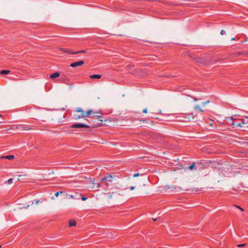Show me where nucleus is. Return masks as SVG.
Returning a JSON list of instances; mask_svg holds the SVG:
<instances>
[{
  "label": "nucleus",
  "mask_w": 248,
  "mask_h": 248,
  "mask_svg": "<svg viewBox=\"0 0 248 248\" xmlns=\"http://www.w3.org/2000/svg\"><path fill=\"white\" fill-rule=\"evenodd\" d=\"M92 112L91 114H88V116H90V117L93 118V119H95L97 121V122L96 124H93V127H98L100 124H101L103 120H102V114L99 112H97L96 111L93 110L91 109H90Z\"/></svg>",
  "instance_id": "obj_1"
},
{
  "label": "nucleus",
  "mask_w": 248,
  "mask_h": 248,
  "mask_svg": "<svg viewBox=\"0 0 248 248\" xmlns=\"http://www.w3.org/2000/svg\"><path fill=\"white\" fill-rule=\"evenodd\" d=\"M75 111L77 112L81 113L80 115L78 114H74L73 116L74 118L78 120L80 118H85L86 117L88 116V114H91V111L90 110H88L86 112H84L81 108H77L75 109Z\"/></svg>",
  "instance_id": "obj_2"
},
{
  "label": "nucleus",
  "mask_w": 248,
  "mask_h": 248,
  "mask_svg": "<svg viewBox=\"0 0 248 248\" xmlns=\"http://www.w3.org/2000/svg\"><path fill=\"white\" fill-rule=\"evenodd\" d=\"M241 123V128L242 130L248 131V117H246L245 118H242V121Z\"/></svg>",
  "instance_id": "obj_3"
},
{
  "label": "nucleus",
  "mask_w": 248,
  "mask_h": 248,
  "mask_svg": "<svg viewBox=\"0 0 248 248\" xmlns=\"http://www.w3.org/2000/svg\"><path fill=\"white\" fill-rule=\"evenodd\" d=\"M71 127L72 128H89L90 126L88 125L87 124L78 123V124H72Z\"/></svg>",
  "instance_id": "obj_4"
},
{
  "label": "nucleus",
  "mask_w": 248,
  "mask_h": 248,
  "mask_svg": "<svg viewBox=\"0 0 248 248\" xmlns=\"http://www.w3.org/2000/svg\"><path fill=\"white\" fill-rule=\"evenodd\" d=\"M112 177L110 175L105 176L101 179L102 182H104L105 184L109 185L112 182Z\"/></svg>",
  "instance_id": "obj_5"
},
{
  "label": "nucleus",
  "mask_w": 248,
  "mask_h": 248,
  "mask_svg": "<svg viewBox=\"0 0 248 248\" xmlns=\"http://www.w3.org/2000/svg\"><path fill=\"white\" fill-rule=\"evenodd\" d=\"M242 121V119H233V123L232 127H241V123Z\"/></svg>",
  "instance_id": "obj_6"
},
{
  "label": "nucleus",
  "mask_w": 248,
  "mask_h": 248,
  "mask_svg": "<svg viewBox=\"0 0 248 248\" xmlns=\"http://www.w3.org/2000/svg\"><path fill=\"white\" fill-rule=\"evenodd\" d=\"M84 62L83 60H80L78 62H72L70 64V66L72 67H76L78 66H81L83 64Z\"/></svg>",
  "instance_id": "obj_7"
},
{
  "label": "nucleus",
  "mask_w": 248,
  "mask_h": 248,
  "mask_svg": "<svg viewBox=\"0 0 248 248\" xmlns=\"http://www.w3.org/2000/svg\"><path fill=\"white\" fill-rule=\"evenodd\" d=\"M233 119H234V118L233 117H226L225 118V120L227 124H232V126L233 123Z\"/></svg>",
  "instance_id": "obj_8"
},
{
  "label": "nucleus",
  "mask_w": 248,
  "mask_h": 248,
  "mask_svg": "<svg viewBox=\"0 0 248 248\" xmlns=\"http://www.w3.org/2000/svg\"><path fill=\"white\" fill-rule=\"evenodd\" d=\"M61 50L62 52H65V53H67L71 54H74V51H73L71 50L65 48H62L61 49Z\"/></svg>",
  "instance_id": "obj_9"
},
{
  "label": "nucleus",
  "mask_w": 248,
  "mask_h": 248,
  "mask_svg": "<svg viewBox=\"0 0 248 248\" xmlns=\"http://www.w3.org/2000/svg\"><path fill=\"white\" fill-rule=\"evenodd\" d=\"M14 158H15V156L13 155H6V156H0V158H1V159L5 158V159H7L10 160H13V159H14Z\"/></svg>",
  "instance_id": "obj_10"
},
{
  "label": "nucleus",
  "mask_w": 248,
  "mask_h": 248,
  "mask_svg": "<svg viewBox=\"0 0 248 248\" xmlns=\"http://www.w3.org/2000/svg\"><path fill=\"white\" fill-rule=\"evenodd\" d=\"M186 118L187 119V121H189L194 119V117L193 113L186 114Z\"/></svg>",
  "instance_id": "obj_11"
},
{
  "label": "nucleus",
  "mask_w": 248,
  "mask_h": 248,
  "mask_svg": "<svg viewBox=\"0 0 248 248\" xmlns=\"http://www.w3.org/2000/svg\"><path fill=\"white\" fill-rule=\"evenodd\" d=\"M59 76H60V73L59 72H57L52 74L50 76V78H51L52 79L55 78H56L59 77Z\"/></svg>",
  "instance_id": "obj_12"
},
{
  "label": "nucleus",
  "mask_w": 248,
  "mask_h": 248,
  "mask_svg": "<svg viewBox=\"0 0 248 248\" xmlns=\"http://www.w3.org/2000/svg\"><path fill=\"white\" fill-rule=\"evenodd\" d=\"M90 78L91 79H95V78H101V76L98 74H94L90 76Z\"/></svg>",
  "instance_id": "obj_13"
},
{
  "label": "nucleus",
  "mask_w": 248,
  "mask_h": 248,
  "mask_svg": "<svg viewBox=\"0 0 248 248\" xmlns=\"http://www.w3.org/2000/svg\"><path fill=\"white\" fill-rule=\"evenodd\" d=\"M77 224L76 221L74 220H70L69 222V226L70 227L75 226Z\"/></svg>",
  "instance_id": "obj_14"
},
{
  "label": "nucleus",
  "mask_w": 248,
  "mask_h": 248,
  "mask_svg": "<svg viewBox=\"0 0 248 248\" xmlns=\"http://www.w3.org/2000/svg\"><path fill=\"white\" fill-rule=\"evenodd\" d=\"M10 72V71L9 70H1V71L0 72V74H1V75H3V74H4V75H7V74H8Z\"/></svg>",
  "instance_id": "obj_15"
},
{
  "label": "nucleus",
  "mask_w": 248,
  "mask_h": 248,
  "mask_svg": "<svg viewBox=\"0 0 248 248\" xmlns=\"http://www.w3.org/2000/svg\"><path fill=\"white\" fill-rule=\"evenodd\" d=\"M62 80L65 83H67L69 81V78L65 76L63 77V78H62Z\"/></svg>",
  "instance_id": "obj_16"
},
{
  "label": "nucleus",
  "mask_w": 248,
  "mask_h": 248,
  "mask_svg": "<svg viewBox=\"0 0 248 248\" xmlns=\"http://www.w3.org/2000/svg\"><path fill=\"white\" fill-rule=\"evenodd\" d=\"M194 109L195 110H198L200 112H202L203 111V110L199 106H196L194 107Z\"/></svg>",
  "instance_id": "obj_17"
},
{
  "label": "nucleus",
  "mask_w": 248,
  "mask_h": 248,
  "mask_svg": "<svg viewBox=\"0 0 248 248\" xmlns=\"http://www.w3.org/2000/svg\"><path fill=\"white\" fill-rule=\"evenodd\" d=\"M22 129L23 130H30V129H31V128L30 126L26 125V126H22Z\"/></svg>",
  "instance_id": "obj_18"
},
{
  "label": "nucleus",
  "mask_w": 248,
  "mask_h": 248,
  "mask_svg": "<svg viewBox=\"0 0 248 248\" xmlns=\"http://www.w3.org/2000/svg\"><path fill=\"white\" fill-rule=\"evenodd\" d=\"M195 167V163H193L192 165H190L188 167L189 170H192Z\"/></svg>",
  "instance_id": "obj_19"
},
{
  "label": "nucleus",
  "mask_w": 248,
  "mask_h": 248,
  "mask_svg": "<svg viewBox=\"0 0 248 248\" xmlns=\"http://www.w3.org/2000/svg\"><path fill=\"white\" fill-rule=\"evenodd\" d=\"M85 52H86V51L85 50H82L78 51L77 52H74V54L81 53H85Z\"/></svg>",
  "instance_id": "obj_20"
},
{
  "label": "nucleus",
  "mask_w": 248,
  "mask_h": 248,
  "mask_svg": "<svg viewBox=\"0 0 248 248\" xmlns=\"http://www.w3.org/2000/svg\"><path fill=\"white\" fill-rule=\"evenodd\" d=\"M246 246V244H238L236 245V247H245Z\"/></svg>",
  "instance_id": "obj_21"
},
{
  "label": "nucleus",
  "mask_w": 248,
  "mask_h": 248,
  "mask_svg": "<svg viewBox=\"0 0 248 248\" xmlns=\"http://www.w3.org/2000/svg\"><path fill=\"white\" fill-rule=\"evenodd\" d=\"M7 182L8 184H12L13 183V179L12 178H10L9 179L8 181H7Z\"/></svg>",
  "instance_id": "obj_22"
},
{
  "label": "nucleus",
  "mask_w": 248,
  "mask_h": 248,
  "mask_svg": "<svg viewBox=\"0 0 248 248\" xmlns=\"http://www.w3.org/2000/svg\"><path fill=\"white\" fill-rule=\"evenodd\" d=\"M220 34L221 35H224V34H226V32L224 30H221V31H220Z\"/></svg>",
  "instance_id": "obj_23"
},
{
  "label": "nucleus",
  "mask_w": 248,
  "mask_h": 248,
  "mask_svg": "<svg viewBox=\"0 0 248 248\" xmlns=\"http://www.w3.org/2000/svg\"><path fill=\"white\" fill-rule=\"evenodd\" d=\"M209 102V101H206V102H203L202 103V105L203 106H205V105H206L207 103H208Z\"/></svg>",
  "instance_id": "obj_24"
},
{
  "label": "nucleus",
  "mask_w": 248,
  "mask_h": 248,
  "mask_svg": "<svg viewBox=\"0 0 248 248\" xmlns=\"http://www.w3.org/2000/svg\"><path fill=\"white\" fill-rule=\"evenodd\" d=\"M87 199V198L84 196L82 197L81 200L82 201H86Z\"/></svg>",
  "instance_id": "obj_25"
},
{
  "label": "nucleus",
  "mask_w": 248,
  "mask_h": 248,
  "mask_svg": "<svg viewBox=\"0 0 248 248\" xmlns=\"http://www.w3.org/2000/svg\"><path fill=\"white\" fill-rule=\"evenodd\" d=\"M139 175V173H135L134 175H133V177H137Z\"/></svg>",
  "instance_id": "obj_26"
},
{
  "label": "nucleus",
  "mask_w": 248,
  "mask_h": 248,
  "mask_svg": "<svg viewBox=\"0 0 248 248\" xmlns=\"http://www.w3.org/2000/svg\"><path fill=\"white\" fill-rule=\"evenodd\" d=\"M143 112L144 113H146L147 112V109L146 108H144L143 110Z\"/></svg>",
  "instance_id": "obj_27"
},
{
  "label": "nucleus",
  "mask_w": 248,
  "mask_h": 248,
  "mask_svg": "<svg viewBox=\"0 0 248 248\" xmlns=\"http://www.w3.org/2000/svg\"><path fill=\"white\" fill-rule=\"evenodd\" d=\"M39 200H34V202L36 204H38L39 202Z\"/></svg>",
  "instance_id": "obj_28"
},
{
  "label": "nucleus",
  "mask_w": 248,
  "mask_h": 248,
  "mask_svg": "<svg viewBox=\"0 0 248 248\" xmlns=\"http://www.w3.org/2000/svg\"><path fill=\"white\" fill-rule=\"evenodd\" d=\"M59 192H57L55 193V196L56 197H58L59 196Z\"/></svg>",
  "instance_id": "obj_29"
},
{
  "label": "nucleus",
  "mask_w": 248,
  "mask_h": 248,
  "mask_svg": "<svg viewBox=\"0 0 248 248\" xmlns=\"http://www.w3.org/2000/svg\"><path fill=\"white\" fill-rule=\"evenodd\" d=\"M135 186H131V187H130V189L131 190H134V189H135Z\"/></svg>",
  "instance_id": "obj_30"
},
{
  "label": "nucleus",
  "mask_w": 248,
  "mask_h": 248,
  "mask_svg": "<svg viewBox=\"0 0 248 248\" xmlns=\"http://www.w3.org/2000/svg\"><path fill=\"white\" fill-rule=\"evenodd\" d=\"M236 207H237L238 208L240 209L242 211H244V209H243V208H242L241 207H239V206H236Z\"/></svg>",
  "instance_id": "obj_31"
},
{
  "label": "nucleus",
  "mask_w": 248,
  "mask_h": 248,
  "mask_svg": "<svg viewBox=\"0 0 248 248\" xmlns=\"http://www.w3.org/2000/svg\"><path fill=\"white\" fill-rule=\"evenodd\" d=\"M70 197L71 198L73 199H75V197H74V196L73 195H70Z\"/></svg>",
  "instance_id": "obj_32"
},
{
  "label": "nucleus",
  "mask_w": 248,
  "mask_h": 248,
  "mask_svg": "<svg viewBox=\"0 0 248 248\" xmlns=\"http://www.w3.org/2000/svg\"><path fill=\"white\" fill-rule=\"evenodd\" d=\"M231 40H232V41H234L235 40V38L234 37L232 38Z\"/></svg>",
  "instance_id": "obj_33"
},
{
  "label": "nucleus",
  "mask_w": 248,
  "mask_h": 248,
  "mask_svg": "<svg viewBox=\"0 0 248 248\" xmlns=\"http://www.w3.org/2000/svg\"><path fill=\"white\" fill-rule=\"evenodd\" d=\"M63 192L62 191H61L60 192H59V193L60 194H62Z\"/></svg>",
  "instance_id": "obj_34"
},
{
  "label": "nucleus",
  "mask_w": 248,
  "mask_h": 248,
  "mask_svg": "<svg viewBox=\"0 0 248 248\" xmlns=\"http://www.w3.org/2000/svg\"><path fill=\"white\" fill-rule=\"evenodd\" d=\"M194 101H197V99L196 98H194Z\"/></svg>",
  "instance_id": "obj_35"
},
{
  "label": "nucleus",
  "mask_w": 248,
  "mask_h": 248,
  "mask_svg": "<svg viewBox=\"0 0 248 248\" xmlns=\"http://www.w3.org/2000/svg\"><path fill=\"white\" fill-rule=\"evenodd\" d=\"M1 117V115H0V117ZM0 123H2V121H0Z\"/></svg>",
  "instance_id": "obj_36"
},
{
  "label": "nucleus",
  "mask_w": 248,
  "mask_h": 248,
  "mask_svg": "<svg viewBox=\"0 0 248 248\" xmlns=\"http://www.w3.org/2000/svg\"><path fill=\"white\" fill-rule=\"evenodd\" d=\"M156 220H157V219L153 218V220H154V221H155Z\"/></svg>",
  "instance_id": "obj_37"
},
{
  "label": "nucleus",
  "mask_w": 248,
  "mask_h": 248,
  "mask_svg": "<svg viewBox=\"0 0 248 248\" xmlns=\"http://www.w3.org/2000/svg\"><path fill=\"white\" fill-rule=\"evenodd\" d=\"M109 197H110V198H111V196L109 195Z\"/></svg>",
  "instance_id": "obj_38"
},
{
  "label": "nucleus",
  "mask_w": 248,
  "mask_h": 248,
  "mask_svg": "<svg viewBox=\"0 0 248 248\" xmlns=\"http://www.w3.org/2000/svg\"><path fill=\"white\" fill-rule=\"evenodd\" d=\"M248 41V38L246 40V41Z\"/></svg>",
  "instance_id": "obj_39"
},
{
  "label": "nucleus",
  "mask_w": 248,
  "mask_h": 248,
  "mask_svg": "<svg viewBox=\"0 0 248 248\" xmlns=\"http://www.w3.org/2000/svg\"><path fill=\"white\" fill-rule=\"evenodd\" d=\"M1 245H0V248H1Z\"/></svg>",
  "instance_id": "obj_40"
}]
</instances>
